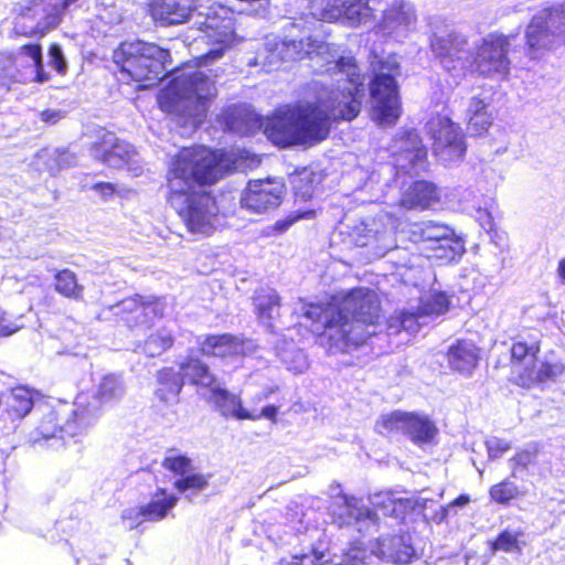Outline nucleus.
<instances>
[{
  "instance_id": "f257e3e1",
  "label": "nucleus",
  "mask_w": 565,
  "mask_h": 565,
  "mask_svg": "<svg viewBox=\"0 0 565 565\" xmlns=\"http://www.w3.org/2000/svg\"><path fill=\"white\" fill-rule=\"evenodd\" d=\"M329 75L345 74L344 86L331 90L327 100L299 104L267 117L264 132L280 148L316 146L326 140L334 124L354 120L362 110L364 74L353 56H339L326 67Z\"/></svg>"
},
{
  "instance_id": "f03ea898",
  "label": "nucleus",
  "mask_w": 565,
  "mask_h": 565,
  "mask_svg": "<svg viewBox=\"0 0 565 565\" xmlns=\"http://www.w3.org/2000/svg\"><path fill=\"white\" fill-rule=\"evenodd\" d=\"M225 151L203 145L180 148L167 172V200L181 217L188 232L210 235L218 214L210 188L228 174Z\"/></svg>"
},
{
  "instance_id": "7ed1b4c3",
  "label": "nucleus",
  "mask_w": 565,
  "mask_h": 565,
  "mask_svg": "<svg viewBox=\"0 0 565 565\" xmlns=\"http://www.w3.org/2000/svg\"><path fill=\"white\" fill-rule=\"evenodd\" d=\"M302 316L310 321L311 333L332 353L366 345L384 321L380 297L366 287L351 288L327 302H310Z\"/></svg>"
},
{
  "instance_id": "20e7f679",
  "label": "nucleus",
  "mask_w": 565,
  "mask_h": 565,
  "mask_svg": "<svg viewBox=\"0 0 565 565\" xmlns=\"http://www.w3.org/2000/svg\"><path fill=\"white\" fill-rule=\"evenodd\" d=\"M509 349L512 377L510 382L521 388L531 390L555 381L564 373L562 363L540 361L542 340L535 328H526L511 338Z\"/></svg>"
},
{
  "instance_id": "39448f33",
  "label": "nucleus",
  "mask_w": 565,
  "mask_h": 565,
  "mask_svg": "<svg viewBox=\"0 0 565 565\" xmlns=\"http://www.w3.org/2000/svg\"><path fill=\"white\" fill-rule=\"evenodd\" d=\"M169 56V51L156 43L135 40L120 42L113 52V62L128 81L148 88L166 76Z\"/></svg>"
},
{
  "instance_id": "423d86ee",
  "label": "nucleus",
  "mask_w": 565,
  "mask_h": 565,
  "mask_svg": "<svg viewBox=\"0 0 565 565\" xmlns=\"http://www.w3.org/2000/svg\"><path fill=\"white\" fill-rule=\"evenodd\" d=\"M407 235L419 254L437 265L456 263L466 252L465 242L455 230L434 220L412 224Z\"/></svg>"
},
{
  "instance_id": "0eeeda50",
  "label": "nucleus",
  "mask_w": 565,
  "mask_h": 565,
  "mask_svg": "<svg viewBox=\"0 0 565 565\" xmlns=\"http://www.w3.org/2000/svg\"><path fill=\"white\" fill-rule=\"evenodd\" d=\"M399 65L395 61L380 60L369 83L372 98L371 117L381 127L396 125L403 114V104L396 76Z\"/></svg>"
},
{
  "instance_id": "6e6552de",
  "label": "nucleus",
  "mask_w": 565,
  "mask_h": 565,
  "mask_svg": "<svg viewBox=\"0 0 565 565\" xmlns=\"http://www.w3.org/2000/svg\"><path fill=\"white\" fill-rule=\"evenodd\" d=\"M565 43V8L547 7L534 14L525 29L524 52L530 60H541Z\"/></svg>"
},
{
  "instance_id": "1a4fd4ad",
  "label": "nucleus",
  "mask_w": 565,
  "mask_h": 565,
  "mask_svg": "<svg viewBox=\"0 0 565 565\" xmlns=\"http://www.w3.org/2000/svg\"><path fill=\"white\" fill-rule=\"evenodd\" d=\"M515 39L513 33H489L476 47L470 61L471 71L484 78L508 77L511 70L509 53Z\"/></svg>"
},
{
  "instance_id": "9d476101",
  "label": "nucleus",
  "mask_w": 565,
  "mask_h": 565,
  "mask_svg": "<svg viewBox=\"0 0 565 565\" xmlns=\"http://www.w3.org/2000/svg\"><path fill=\"white\" fill-rule=\"evenodd\" d=\"M68 7L66 0H28L20 7L18 15L36 23L33 26L17 23L13 33L19 38L43 39L61 25Z\"/></svg>"
},
{
  "instance_id": "9b49d317",
  "label": "nucleus",
  "mask_w": 565,
  "mask_h": 565,
  "mask_svg": "<svg viewBox=\"0 0 565 565\" xmlns=\"http://www.w3.org/2000/svg\"><path fill=\"white\" fill-rule=\"evenodd\" d=\"M97 420V413L89 406H81L72 412L50 407L42 415L36 427L42 439L74 437L82 434Z\"/></svg>"
},
{
  "instance_id": "f8f14e48",
  "label": "nucleus",
  "mask_w": 565,
  "mask_h": 565,
  "mask_svg": "<svg viewBox=\"0 0 565 565\" xmlns=\"http://www.w3.org/2000/svg\"><path fill=\"white\" fill-rule=\"evenodd\" d=\"M427 125L436 156L446 161H458L465 157L467 151L465 137L459 126L448 116L436 114Z\"/></svg>"
},
{
  "instance_id": "ddd939ff",
  "label": "nucleus",
  "mask_w": 565,
  "mask_h": 565,
  "mask_svg": "<svg viewBox=\"0 0 565 565\" xmlns=\"http://www.w3.org/2000/svg\"><path fill=\"white\" fill-rule=\"evenodd\" d=\"M93 159L113 169H121L134 162L137 151L135 147L120 139L114 131L99 128L89 145Z\"/></svg>"
},
{
  "instance_id": "4468645a",
  "label": "nucleus",
  "mask_w": 565,
  "mask_h": 565,
  "mask_svg": "<svg viewBox=\"0 0 565 565\" xmlns=\"http://www.w3.org/2000/svg\"><path fill=\"white\" fill-rule=\"evenodd\" d=\"M284 190V183L275 179L250 180L242 193L241 206L256 214L275 210L282 202Z\"/></svg>"
},
{
  "instance_id": "2eb2a0df",
  "label": "nucleus",
  "mask_w": 565,
  "mask_h": 565,
  "mask_svg": "<svg viewBox=\"0 0 565 565\" xmlns=\"http://www.w3.org/2000/svg\"><path fill=\"white\" fill-rule=\"evenodd\" d=\"M441 202L440 189L429 180L409 182L402 191L397 205L405 211L425 212L435 210Z\"/></svg>"
},
{
  "instance_id": "dca6fc26",
  "label": "nucleus",
  "mask_w": 565,
  "mask_h": 565,
  "mask_svg": "<svg viewBox=\"0 0 565 565\" xmlns=\"http://www.w3.org/2000/svg\"><path fill=\"white\" fill-rule=\"evenodd\" d=\"M118 317L127 328L151 326L154 318L162 317L160 301L157 297L134 295L119 303Z\"/></svg>"
},
{
  "instance_id": "f3484780",
  "label": "nucleus",
  "mask_w": 565,
  "mask_h": 565,
  "mask_svg": "<svg viewBox=\"0 0 565 565\" xmlns=\"http://www.w3.org/2000/svg\"><path fill=\"white\" fill-rule=\"evenodd\" d=\"M198 7V0H148L147 10L161 25H179L188 22Z\"/></svg>"
},
{
  "instance_id": "a211bd4d",
  "label": "nucleus",
  "mask_w": 565,
  "mask_h": 565,
  "mask_svg": "<svg viewBox=\"0 0 565 565\" xmlns=\"http://www.w3.org/2000/svg\"><path fill=\"white\" fill-rule=\"evenodd\" d=\"M200 29L212 42L227 44L235 34L233 12L222 4L214 3L209 8Z\"/></svg>"
},
{
  "instance_id": "6ab92c4d",
  "label": "nucleus",
  "mask_w": 565,
  "mask_h": 565,
  "mask_svg": "<svg viewBox=\"0 0 565 565\" xmlns=\"http://www.w3.org/2000/svg\"><path fill=\"white\" fill-rule=\"evenodd\" d=\"M445 358L451 371L469 376L479 365L481 348L472 340L457 339L448 347Z\"/></svg>"
},
{
  "instance_id": "aec40b11",
  "label": "nucleus",
  "mask_w": 565,
  "mask_h": 565,
  "mask_svg": "<svg viewBox=\"0 0 565 565\" xmlns=\"http://www.w3.org/2000/svg\"><path fill=\"white\" fill-rule=\"evenodd\" d=\"M184 385H190L198 391L206 392L218 377L210 365L190 350L178 363Z\"/></svg>"
},
{
  "instance_id": "412c9836",
  "label": "nucleus",
  "mask_w": 565,
  "mask_h": 565,
  "mask_svg": "<svg viewBox=\"0 0 565 565\" xmlns=\"http://www.w3.org/2000/svg\"><path fill=\"white\" fill-rule=\"evenodd\" d=\"M206 393V401L225 418L244 420V417H248L247 409L243 406L239 395L232 393L220 380H217Z\"/></svg>"
},
{
  "instance_id": "4be33fe9",
  "label": "nucleus",
  "mask_w": 565,
  "mask_h": 565,
  "mask_svg": "<svg viewBox=\"0 0 565 565\" xmlns=\"http://www.w3.org/2000/svg\"><path fill=\"white\" fill-rule=\"evenodd\" d=\"M178 503V497L170 493L166 488H158L151 500L139 505L136 518L141 522H159L166 519Z\"/></svg>"
},
{
  "instance_id": "5701e85b",
  "label": "nucleus",
  "mask_w": 565,
  "mask_h": 565,
  "mask_svg": "<svg viewBox=\"0 0 565 565\" xmlns=\"http://www.w3.org/2000/svg\"><path fill=\"white\" fill-rule=\"evenodd\" d=\"M239 347V339L232 333H209L198 342L201 355L216 359L235 356Z\"/></svg>"
},
{
  "instance_id": "b1692460",
  "label": "nucleus",
  "mask_w": 565,
  "mask_h": 565,
  "mask_svg": "<svg viewBox=\"0 0 565 565\" xmlns=\"http://www.w3.org/2000/svg\"><path fill=\"white\" fill-rule=\"evenodd\" d=\"M340 503L332 513L333 521L339 526L350 524L352 521L373 520L375 512L363 504L362 498L340 492L337 495Z\"/></svg>"
},
{
  "instance_id": "393cba45",
  "label": "nucleus",
  "mask_w": 565,
  "mask_h": 565,
  "mask_svg": "<svg viewBox=\"0 0 565 565\" xmlns=\"http://www.w3.org/2000/svg\"><path fill=\"white\" fill-rule=\"evenodd\" d=\"M33 405L32 391L25 386H14L3 394L2 416L11 423L19 422L30 414Z\"/></svg>"
},
{
  "instance_id": "a878e982",
  "label": "nucleus",
  "mask_w": 565,
  "mask_h": 565,
  "mask_svg": "<svg viewBox=\"0 0 565 565\" xmlns=\"http://www.w3.org/2000/svg\"><path fill=\"white\" fill-rule=\"evenodd\" d=\"M404 435L414 445L422 447L435 441L438 427L428 415L407 412Z\"/></svg>"
},
{
  "instance_id": "bb28decb",
  "label": "nucleus",
  "mask_w": 565,
  "mask_h": 565,
  "mask_svg": "<svg viewBox=\"0 0 565 565\" xmlns=\"http://www.w3.org/2000/svg\"><path fill=\"white\" fill-rule=\"evenodd\" d=\"M396 153L408 160L411 166L427 161L428 150L423 145V139L415 128L403 129L393 139Z\"/></svg>"
},
{
  "instance_id": "cd10ccee",
  "label": "nucleus",
  "mask_w": 565,
  "mask_h": 565,
  "mask_svg": "<svg viewBox=\"0 0 565 565\" xmlns=\"http://www.w3.org/2000/svg\"><path fill=\"white\" fill-rule=\"evenodd\" d=\"M466 116L467 131L472 137L486 136L494 121L493 115L489 110V104L479 96L470 98Z\"/></svg>"
},
{
  "instance_id": "c85d7f7f",
  "label": "nucleus",
  "mask_w": 565,
  "mask_h": 565,
  "mask_svg": "<svg viewBox=\"0 0 565 565\" xmlns=\"http://www.w3.org/2000/svg\"><path fill=\"white\" fill-rule=\"evenodd\" d=\"M320 20L329 23L343 18L352 19L360 13V0H316Z\"/></svg>"
},
{
  "instance_id": "c756f323",
  "label": "nucleus",
  "mask_w": 565,
  "mask_h": 565,
  "mask_svg": "<svg viewBox=\"0 0 565 565\" xmlns=\"http://www.w3.org/2000/svg\"><path fill=\"white\" fill-rule=\"evenodd\" d=\"M124 393L125 387L120 377L116 374H106L100 379L94 395L98 405L96 408H89L96 412L98 417L103 408L111 407L117 404L121 399Z\"/></svg>"
},
{
  "instance_id": "7c9ffc66",
  "label": "nucleus",
  "mask_w": 565,
  "mask_h": 565,
  "mask_svg": "<svg viewBox=\"0 0 565 565\" xmlns=\"http://www.w3.org/2000/svg\"><path fill=\"white\" fill-rule=\"evenodd\" d=\"M156 380L154 394L162 402L177 398L184 386L180 370L177 372L172 366L159 369L156 373Z\"/></svg>"
},
{
  "instance_id": "2f4dec72",
  "label": "nucleus",
  "mask_w": 565,
  "mask_h": 565,
  "mask_svg": "<svg viewBox=\"0 0 565 565\" xmlns=\"http://www.w3.org/2000/svg\"><path fill=\"white\" fill-rule=\"evenodd\" d=\"M467 44L468 40L465 36L448 33L435 38L430 43V47L440 61L455 62L459 60V54L463 52Z\"/></svg>"
},
{
  "instance_id": "473e14b6",
  "label": "nucleus",
  "mask_w": 565,
  "mask_h": 565,
  "mask_svg": "<svg viewBox=\"0 0 565 565\" xmlns=\"http://www.w3.org/2000/svg\"><path fill=\"white\" fill-rule=\"evenodd\" d=\"M317 183V174L312 170L308 168L296 170L290 177V185L296 201H310L313 198Z\"/></svg>"
},
{
  "instance_id": "72a5a7b5",
  "label": "nucleus",
  "mask_w": 565,
  "mask_h": 565,
  "mask_svg": "<svg viewBox=\"0 0 565 565\" xmlns=\"http://www.w3.org/2000/svg\"><path fill=\"white\" fill-rule=\"evenodd\" d=\"M210 104L209 95L191 94L182 99L180 115L185 122L198 125L201 124L205 116Z\"/></svg>"
},
{
  "instance_id": "f704fd0d",
  "label": "nucleus",
  "mask_w": 565,
  "mask_h": 565,
  "mask_svg": "<svg viewBox=\"0 0 565 565\" xmlns=\"http://www.w3.org/2000/svg\"><path fill=\"white\" fill-rule=\"evenodd\" d=\"M525 494L515 482L505 478L489 488V498L492 502L509 507L513 501L521 499Z\"/></svg>"
},
{
  "instance_id": "c9c22d12",
  "label": "nucleus",
  "mask_w": 565,
  "mask_h": 565,
  "mask_svg": "<svg viewBox=\"0 0 565 565\" xmlns=\"http://www.w3.org/2000/svg\"><path fill=\"white\" fill-rule=\"evenodd\" d=\"M541 450L542 446L537 443H532L524 448L518 449L509 459L511 477L515 478L518 473L526 471L530 467L536 465Z\"/></svg>"
},
{
  "instance_id": "e433bc0d",
  "label": "nucleus",
  "mask_w": 565,
  "mask_h": 565,
  "mask_svg": "<svg viewBox=\"0 0 565 565\" xmlns=\"http://www.w3.org/2000/svg\"><path fill=\"white\" fill-rule=\"evenodd\" d=\"M55 290L65 298L79 300L83 297V286L78 284L75 273L68 268L58 270L54 276Z\"/></svg>"
},
{
  "instance_id": "4c0bfd02",
  "label": "nucleus",
  "mask_w": 565,
  "mask_h": 565,
  "mask_svg": "<svg viewBox=\"0 0 565 565\" xmlns=\"http://www.w3.org/2000/svg\"><path fill=\"white\" fill-rule=\"evenodd\" d=\"M174 343L175 338L172 332L158 330L145 339L143 350L148 356L156 358L171 350Z\"/></svg>"
},
{
  "instance_id": "58836bf2",
  "label": "nucleus",
  "mask_w": 565,
  "mask_h": 565,
  "mask_svg": "<svg viewBox=\"0 0 565 565\" xmlns=\"http://www.w3.org/2000/svg\"><path fill=\"white\" fill-rule=\"evenodd\" d=\"M21 54L30 57L33 62L35 74L33 77L34 83H45L51 79V76L44 70L42 45L40 43H26L19 47Z\"/></svg>"
},
{
  "instance_id": "ea45409f",
  "label": "nucleus",
  "mask_w": 565,
  "mask_h": 565,
  "mask_svg": "<svg viewBox=\"0 0 565 565\" xmlns=\"http://www.w3.org/2000/svg\"><path fill=\"white\" fill-rule=\"evenodd\" d=\"M407 412L394 411L383 414L376 420L375 429L382 435H392L405 430Z\"/></svg>"
},
{
  "instance_id": "a19ab883",
  "label": "nucleus",
  "mask_w": 565,
  "mask_h": 565,
  "mask_svg": "<svg viewBox=\"0 0 565 565\" xmlns=\"http://www.w3.org/2000/svg\"><path fill=\"white\" fill-rule=\"evenodd\" d=\"M522 535H523V533L521 531H519L518 533H512L508 530H503L495 536V539L493 541H491L489 543V550L491 551V553L520 552L521 546H520L519 537Z\"/></svg>"
},
{
  "instance_id": "79ce46f5",
  "label": "nucleus",
  "mask_w": 565,
  "mask_h": 565,
  "mask_svg": "<svg viewBox=\"0 0 565 565\" xmlns=\"http://www.w3.org/2000/svg\"><path fill=\"white\" fill-rule=\"evenodd\" d=\"M209 486V476L202 473H186L173 482V488L179 493L192 491L194 493L201 492Z\"/></svg>"
},
{
  "instance_id": "37998d69",
  "label": "nucleus",
  "mask_w": 565,
  "mask_h": 565,
  "mask_svg": "<svg viewBox=\"0 0 565 565\" xmlns=\"http://www.w3.org/2000/svg\"><path fill=\"white\" fill-rule=\"evenodd\" d=\"M161 466L171 473L182 477L193 469L192 460L185 455L164 457Z\"/></svg>"
},
{
  "instance_id": "c03bdc74",
  "label": "nucleus",
  "mask_w": 565,
  "mask_h": 565,
  "mask_svg": "<svg viewBox=\"0 0 565 565\" xmlns=\"http://www.w3.org/2000/svg\"><path fill=\"white\" fill-rule=\"evenodd\" d=\"M315 216L313 210H306L302 212H294L288 214L287 216L277 220L271 226H270V233L274 235H280L289 230V227L295 224L297 221L301 218H310Z\"/></svg>"
},
{
  "instance_id": "a18cd8bd",
  "label": "nucleus",
  "mask_w": 565,
  "mask_h": 565,
  "mask_svg": "<svg viewBox=\"0 0 565 565\" xmlns=\"http://www.w3.org/2000/svg\"><path fill=\"white\" fill-rule=\"evenodd\" d=\"M470 501H471L470 495H468L466 493H462V494L458 495L452 501H450L448 504L441 505L438 510H436L430 515L431 522H434L436 524H440V523L445 522L447 520L448 515H449V510L451 508L465 507V505L469 504Z\"/></svg>"
},
{
  "instance_id": "49530a36",
  "label": "nucleus",
  "mask_w": 565,
  "mask_h": 565,
  "mask_svg": "<svg viewBox=\"0 0 565 565\" xmlns=\"http://www.w3.org/2000/svg\"><path fill=\"white\" fill-rule=\"evenodd\" d=\"M50 65L56 71L58 75H66L68 65L63 54L61 46L57 43H52L49 46Z\"/></svg>"
},
{
  "instance_id": "de8ad7c7",
  "label": "nucleus",
  "mask_w": 565,
  "mask_h": 565,
  "mask_svg": "<svg viewBox=\"0 0 565 565\" xmlns=\"http://www.w3.org/2000/svg\"><path fill=\"white\" fill-rule=\"evenodd\" d=\"M449 309V299L443 292H437L430 296L425 303V312L427 315L439 316Z\"/></svg>"
},
{
  "instance_id": "09e8293b",
  "label": "nucleus",
  "mask_w": 565,
  "mask_h": 565,
  "mask_svg": "<svg viewBox=\"0 0 565 565\" xmlns=\"http://www.w3.org/2000/svg\"><path fill=\"white\" fill-rule=\"evenodd\" d=\"M486 448L489 459L494 460L508 452L512 446L507 439L493 437L486 441Z\"/></svg>"
},
{
  "instance_id": "8fccbe9b",
  "label": "nucleus",
  "mask_w": 565,
  "mask_h": 565,
  "mask_svg": "<svg viewBox=\"0 0 565 565\" xmlns=\"http://www.w3.org/2000/svg\"><path fill=\"white\" fill-rule=\"evenodd\" d=\"M279 413V408L276 405L269 404L263 407V409L258 413L250 412L247 409L248 417H244V420H259L260 418H266L270 420L271 423H277V416Z\"/></svg>"
},
{
  "instance_id": "3c124183",
  "label": "nucleus",
  "mask_w": 565,
  "mask_h": 565,
  "mask_svg": "<svg viewBox=\"0 0 565 565\" xmlns=\"http://www.w3.org/2000/svg\"><path fill=\"white\" fill-rule=\"evenodd\" d=\"M92 189L99 193L104 199H109L117 192L116 185L106 181H100L93 184Z\"/></svg>"
},
{
  "instance_id": "603ef678",
  "label": "nucleus",
  "mask_w": 565,
  "mask_h": 565,
  "mask_svg": "<svg viewBox=\"0 0 565 565\" xmlns=\"http://www.w3.org/2000/svg\"><path fill=\"white\" fill-rule=\"evenodd\" d=\"M224 53H225L224 46L210 50L205 54H202L198 57V65H207L212 61L221 58L224 55Z\"/></svg>"
},
{
  "instance_id": "864d4df0",
  "label": "nucleus",
  "mask_w": 565,
  "mask_h": 565,
  "mask_svg": "<svg viewBox=\"0 0 565 565\" xmlns=\"http://www.w3.org/2000/svg\"><path fill=\"white\" fill-rule=\"evenodd\" d=\"M63 118L61 110L44 109L40 113V119L47 125H55Z\"/></svg>"
},
{
  "instance_id": "5fc2aeb1",
  "label": "nucleus",
  "mask_w": 565,
  "mask_h": 565,
  "mask_svg": "<svg viewBox=\"0 0 565 565\" xmlns=\"http://www.w3.org/2000/svg\"><path fill=\"white\" fill-rule=\"evenodd\" d=\"M174 99V96H172L170 93H163L159 97L160 108L166 113H173L175 110Z\"/></svg>"
},
{
  "instance_id": "6e6d98bb",
  "label": "nucleus",
  "mask_w": 565,
  "mask_h": 565,
  "mask_svg": "<svg viewBox=\"0 0 565 565\" xmlns=\"http://www.w3.org/2000/svg\"><path fill=\"white\" fill-rule=\"evenodd\" d=\"M19 330L18 327L7 322L3 313H0V337H10Z\"/></svg>"
},
{
  "instance_id": "4d7b16f0",
  "label": "nucleus",
  "mask_w": 565,
  "mask_h": 565,
  "mask_svg": "<svg viewBox=\"0 0 565 565\" xmlns=\"http://www.w3.org/2000/svg\"><path fill=\"white\" fill-rule=\"evenodd\" d=\"M279 306V298L275 296L274 298L269 299L266 303H259L257 306V311L259 316H269L270 310L273 307Z\"/></svg>"
},
{
  "instance_id": "13d9d810",
  "label": "nucleus",
  "mask_w": 565,
  "mask_h": 565,
  "mask_svg": "<svg viewBox=\"0 0 565 565\" xmlns=\"http://www.w3.org/2000/svg\"><path fill=\"white\" fill-rule=\"evenodd\" d=\"M278 391V386H269L260 394H257L253 397L254 402H262L266 398H268L270 395L275 394Z\"/></svg>"
},
{
  "instance_id": "bf43d9fd",
  "label": "nucleus",
  "mask_w": 565,
  "mask_h": 565,
  "mask_svg": "<svg viewBox=\"0 0 565 565\" xmlns=\"http://www.w3.org/2000/svg\"><path fill=\"white\" fill-rule=\"evenodd\" d=\"M191 84L193 86L196 87L198 84H204V85H207L209 87L212 85L210 82H209V78L202 74H198V73H194L192 76H191Z\"/></svg>"
},
{
  "instance_id": "052dcab7",
  "label": "nucleus",
  "mask_w": 565,
  "mask_h": 565,
  "mask_svg": "<svg viewBox=\"0 0 565 565\" xmlns=\"http://www.w3.org/2000/svg\"><path fill=\"white\" fill-rule=\"evenodd\" d=\"M434 499L428 498H419L415 501L414 507L420 511H424L428 508L429 504L434 503Z\"/></svg>"
},
{
  "instance_id": "680f3d73",
  "label": "nucleus",
  "mask_w": 565,
  "mask_h": 565,
  "mask_svg": "<svg viewBox=\"0 0 565 565\" xmlns=\"http://www.w3.org/2000/svg\"><path fill=\"white\" fill-rule=\"evenodd\" d=\"M556 274L561 282H565V256L558 260Z\"/></svg>"
},
{
  "instance_id": "e2e57ef3",
  "label": "nucleus",
  "mask_w": 565,
  "mask_h": 565,
  "mask_svg": "<svg viewBox=\"0 0 565 565\" xmlns=\"http://www.w3.org/2000/svg\"><path fill=\"white\" fill-rule=\"evenodd\" d=\"M350 558H351V559H355V558H358V555H356V554H354V555H352Z\"/></svg>"
}]
</instances>
